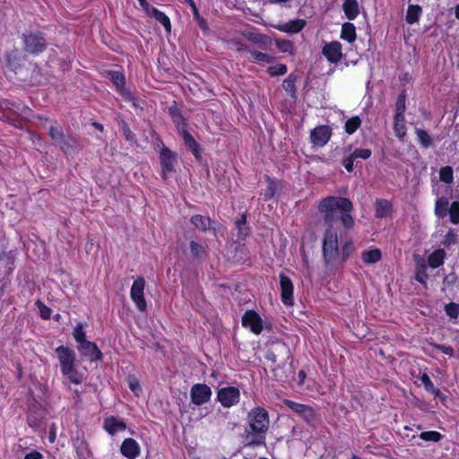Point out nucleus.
Returning <instances> with one entry per match:
<instances>
[{
    "instance_id": "obj_1",
    "label": "nucleus",
    "mask_w": 459,
    "mask_h": 459,
    "mask_svg": "<svg viewBox=\"0 0 459 459\" xmlns=\"http://www.w3.org/2000/svg\"><path fill=\"white\" fill-rule=\"evenodd\" d=\"M352 210V202L341 196H327L318 204V211L327 229H333L338 222H341L345 229H351L354 226V220L350 214Z\"/></svg>"
},
{
    "instance_id": "obj_13",
    "label": "nucleus",
    "mask_w": 459,
    "mask_h": 459,
    "mask_svg": "<svg viewBox=\"0 0 459 459\" xmlns=\"http://www.w3.org/2000/svg\"><path fill=\"white\" fill-rule=\"evenodd\" d=\"M241 322L244 327L249 328L255 334H259L263 330L262 318L255 310L246 311Z\"/></svg>"
},
{
    "instance_id": "obj_33",
    "label": "nucleus",
    "mask_w": 459,
    "mask_h": 459,
    "mask_svg": "<svg viewBox=\"0 0 459 459\" xmlns=\"http://www.w3.org/2000/svg\"><path fill=\"white\" fill-rule=\"evenodd\" d=\"M382 257L381 251L377 248L371 250H365L361 254L362 260L368 264H375L380 261Z\"/></svg>"
},
{
    "instance_id": "obj_54",
    "label": "nucleus",
    "mask_w": 459,
    "mask_h": 459,
    "mask_svg": "<svg viewBox=\"0 0 459 459\" xmlns=\"http://www.w3.org/2000/svg\"><path fill=\"white\" fill-rule=\"evenodd\" d=\"M445 311L451 318H457L459 315V304L450 302L445 307Z\"/></svg>"
},
{
    "instance_id": "obj_16",
    "label": "nucleus",
    "mask_w": 459,
    "mask_h": 459,
    "mask_svg": "<svg viewBox=\"0 0 459 459\" xmlns=\"http://www.w3.org/2000/svg\"><path fill=\"white\" fill-rule=\"evenodd\" d=\"M281 296V301L286 306H292L293 299V284L291 280L283 273L280 274Z\"/></svg>"
},
{
    "instance_id": "obj_30",
    "label": "nucleus",
    "mask_w": 459,
    "mask_h": 459,
    "mask_svg": "<svg viewBox=\"0 0 459 459\" xmlns=\"http://www.w3.org/2000/svg\"><path fill=\"white\" fill-rule=\"evenodd\" d=\"M341 38L352 43L356 39V28L351 22H345L342 26Z\"/></svg>"
},
{
    "instance_id": "obj_27",
    "label": "nucleus",
    "mask_w": 459,
    "mask_h": 459,
    "mask_svg": "<svg viewBox=\"0 0 459 459\" xmlns=\"http://www.w3.org/2000/svg\"><path fill=\"white\" fill-rule=\"evenodd\" d=\"M375 206L377 218L386 217L389 214L392 208L390 202L385 199H377Z\"/></svg>"
},
{
    "instance_id": "obj_61",
    "label": "nucleus",
    "mask_w": 459,
    "mask_h": 459,
    "mask_svg": "<svg viewBox=\"0 0 459 459\" xmlns=\"http://www.w3.org/2000/svg\"><path fill=\"white\" fill-rule=\"evenodd\" d=\"M172 118H173V122L177 125H179L180 123L184 122V117L179 113H176L175 115H173Z\"/></svg>"
},
{
    "instance_id": "obj_7",
    "label": "nucleus",
    "mask_w": 459,
    "mask_h": 459,
    "mask_svg": "<svg viewBox=\"0 0 459 459\" xmlns=\"http://www.w3.org/2000/svg\"><path fill=\"white\" fill-rule=\"evenodd\" d=\"M345 153H350L342 160V165L348 172H352L354 169V162L360 160H368L371 157L372 152L369 149L357 148L351 152V145H348L343 149Z\"/></svg>"
},
{
    "instance_id": "obj_55",
    "label": "nucleus",
    "mask_w": 459,
    "mask_h": 459,
    "mask_svg": "<svg viewBox=\"0 0 459 459\" xmlns=\"http://www.w3.org/2000/svg\"><path fill=\"white\" fill-rule=\"evenodd\" d=\"M36 306L39 310V315L43 319H48L51 316V309L43 304L39 299L36 301Z\"/></svg>"
},
{
    "instance_id": "obj_11",
    "label": "nucleus",
    "mask_w": 459,
    "mask_h": 459,
    "mask_svg": "<svg viewBox=\"0 0 459 459\" xmlns=\"http://www.w3.org/2000/svg\"><path fill=\"white\" fill-rule=\"evenodd\" d=\"M212 396L211 388L205 384H195L190 391L191 402L195 405L208 403Z\"/></svg>"
},
{
    "instance_id": "obj_18",
    "label": "nucleus",
    "mask_w": 459,
    "mask_h": 459,
    "mask_svg": "<svg viewBox=\"0 0 459 459\" xmlns=\"http://www.w3.org/2000/svg\"><path fill=\"white\" fill-rule=\"evenodd\" d=\"M322 54L329 62L334 64L338 63L342 56L341 43L338 41H333L325 44L322 49Z\"/></svg>"
},
{
    "instance_id": "obj_62",
    "label": "nucleus",
    "mask_w": 459,
    "mask_h": 459,
    "mask_svg": "<svg viewBox=\"0 0 459 459\" xmlns=\"http://www.w3.org/2000/svg\"><path fill=\"white\" fill-rule=\"evenodd\" d=\"M298 377H299V385H303L304 383V380L306 378V373L304 370H300L298 374Z\"/></svg>"
},
{
    "instance_id": "obj_58",
    "label": "nucleus",
    "mask_w": 459,
    "mask_h": 459,
    "mask_svg": "<svg viewBox=\"0 0 459 459\" xmlns=\"http://www.w3.org/2000/svg\"><path fill=\"white\" fill-rule=\"evenodd\" d=\"M43 455L39 451H31L25 455L24 459H42Z\"/></svg>"
},
{
    "instance_id": "obj_51",
    "label": "nucleus",
    "mask_w": 459,
    "mask_h": 459,
    "mask_svg": "<svg viewBox=\"0 0 459 459\" xmlns=\"http://www.w3.org/2000/svg\"><path fill=\"white\" fill-rule=\"evenodd\" d=\"M420 437L425 441L438 442L442 435L437 431H424L420 433Z\"/></svg>"
},
{
    "instance_id": "obj_40",
    "label": "nucleus",
    "mask_w": 459,
    "mask_h": 459,
    "mask_svg": "<svg viewBox=\"0 0 459 459\" xmlns=\"http://www.w3.org/2000/svg\"><path fill=\"white\" fill-rule=\"evenodd\" d=\"M360 125H361V119L359 118V117H358V116L352 117L349 118L345 123V126H344L345 132L348 134H352L353 133H355L357 131V129L360 126Z\"/></svg>"
},
{
    "instance_id": "obj_9",
    "label": "nucleus",
    "mask_w": 459,
    "mask_h": 459,
    "mask_svg": "<svg viewBox=\"0 0 459 459\" xmlns=\"http://www.w3.org/2000/svg\"><path fill=\"white\" fill-rule=\"evenodd\" d=\"M284 403L294 412L302 417L308 424L314 425L316 422V415L312 407L290 400H285Z\"/></svg>"
},
{
    "instance_id": "obj_25",
    "label": "nucleus",
    "mask_w": 459,
    "mask_h": 459,
    "mask_svg": "<svg viewBox=\"0 0 459 459\" xmlns=\"http://www.w3.org/2000/svg\"><path fill=\"white\" fill-rule=\"evenodd\" d=\"M182 137L185 144L188 147L193 155L199 160L201 158L200 148L194 137L185 129L182 130Z\"/></svg>"
},
{
    "instance_id": "obj_42",
    "label": "nucleus",
    "mask_w": 459,
    "mask_h": 459,
    "mask_svg": "<svg viewBox=\"0 0 459 459\" xmlns=\"http://www.w3.org/2000/svg\"><path fill=\"white\" fill-rule=\"evenodd\" d=\"M439 178L446 184H451L454 181V170L450 166L442 167L439 170Z\"/></svg>"
},
{
    "instance_id": "obj_53",
    "label": "nucleus",
    "mask_w": 459,
    "mask_h": 459,
    "mask_svg": "<svg viewBox=\"0 0 459 459\" xmlns=\"http://www.w3.org/2000/svg\"><path fill=\"white\" fill-rule=\"evenodd\" d=\"M287 66L283 64H277L268 68V73L271 76L283 75L287 73Z\"/></svg>"
},
{
    "instance_id": "obj_15",
    "label": "nucleus",
    "mask_w": 459,
    "mask_h": 459,
    "mask_svg": "<svg viewBox=\"0 0 459 459\" xmlns=\"http://www.w3.org/2000/svg\"><path fill=\"white\" fill-rule=\"evenodd\" d=\"M77 348L81 356L88 358L91 361L101 360L103 358L102 352L92 342H83Z\"/></svg>"
},
{
    "instance_id": "obj_38",
    "label": "nucleus",
    "mask_w": 459,
    "mask_h": 459,
    "mask_svg": "<svg viewBox=\"0 0 459 459\" xmlns=\"http://www.w3.org/2000/svg\"><path fill=\"white\" fill-rule=\"evenodd\" d=\"M275 45L281 53H288L291 56L295 55L294 45L288 39H276Z\"/></svg>"
},
{
    "instance_id": "obj_17",
    "label": "nucleus",
    "mask_w": 459,
    "mask_h": 459,
    "mask_svg": "<svg viewBox=\"0 0 459 459\" xmlns=\"http://www.w3.org/2000/svg\"><path fill=\"white\" fill-rule=\"evenodd\" d=\"M42 125L48 129V135L53 140L54 144L59 146L65 136L62 126L56 121H49L48 118L44 119Z\"/></svg>"
},
{
    "instance_id": "obj_8",
    "label": "nucleus",
    "mask_w": 459,
    "mask_h": 459,
    "mask_svg": "<svg viewBox=\"0 0 459 459\" xmlns=\"http://www.w3.org/2000/svg\"><path fill=\"white\" fill-rule=\"evenodd\" d=\"M145 281L143 277H138L133 283L130 290V296L137 308L143 312L147 305L143 295Z\"/></svg>"
},
{
    "instance_id": "obj_36",
    "label": "nucleus",
    "mask_w": 459,
    "mask_h": 459,
    "mask_svg": "<svg viewBox=\"0 0 459 459\" xmlns=\"http://www.w3.org/2000/svg\"><path fill=\"white\" fill-rule=\"evenodd\" d=\"M109 74H110V80L116 85V87L123 94H129V92H126V90H125V77H124V75L120 72H117V71L110 72Z\"/></svg>"
},
{
    "instance_id": "obj_31",
    "label": "nucleus",
    "mask_w": 459,
    "mask_h": 459,
    "mask_svg": "<svg viewBox=\"0 0 459 459\" xmlns=\"http://www.w3.org/2000/svg\"><path fill=\"white\" fill-rule=\"evenodd\" d=\"M446 252L444 249H437L429 255L428 258V264L431 268H437L444 263Z\"/></svg>"
},
{
    "instance_id": "obj_24",
    "label": "nucleus",
    "mask_w": 459,
    "mask_h": 459,
    "mask_svg": "<svg viewBox=\"0 0 459 459\" xmlns=\"http://www.w3.org/2000/svg\"><path fill=\"white\" fill-rule=\"evenodd\" d=\"M342 10L348 20H354L359 13V3L357 0H345L342 4Z\"/></svg>"
},
{
    "instance_id": "obj_64",
    "label": "nucleus",
    "mask_w": 459,
    "mask_h": 459,
    "mask_svg": "<svg viewBox=\"0 0 459 459\" xmlns=\"http://www.w3.org/2000/svg\"><path fill=\"white\" fill-rule=\"evenodd\" d=\"M93 126H94L96 128L100 129V130H103V126H102V125H101V124H100V123L95 122V123H93Z\"/></svg>"
},
{
    "instance_id": "obj_41",
    "label": "nucleus",
    "mask_w": 459,
    "mask_h": 459,
    "mask_svg": "<svg viewBox=\"0 0 459 459\" xmlns=\"http://www.w3.org/2000/svg\"><path fill=\"white\" fill-rule=\"evenodd\" d=\"M247 39L261 47H265L271 43L270 38L261 33H249Z\"/></svg>"
},
{
    "instance_id": "obj_50",
    "label": "nucleus",
    "mask_w": 459,
    "mask_h": 459,
    "mask_svg": "<svg viewBox=\"0 0 459 459\" xmlns=\"http://www.w3.org/2000/svg\"><path fill=\"white\" fill-rule=\"evenodd\" d=\"M74 338L76 341V342L81 344L83 342H86V333L83 331V326L82 324H78L75 328L74 329L73 333Z\"/></svg>"
},
{
    "instance_id": "obj_57",
    "label": "nucleus",
    "mask_w": 459,
    "mask_h": 459,
    "mask_svg": "<svg viewBox=\"0 0 459 459\" xmlns=\"http://www.w3.org/2000/svg\"><path fill=\"white\" fill-rule=\"evenodd\" d=\"M434 348L450 357L455 356V351L451 346H446L443 344H434Z\"/></svg>"
},
{
    "instance_id": "obj_26",
    "label": "nucleus",
    "mask_w": 459,
    "mask_h": 459,
    "mask_svg": "<svg viewBox=\"0 0 459 459\" xmlns=\"http://www.w3.org/2000/svg\"><path fill=\"white\" fill-rule=\"evenodd\" d=\"M190 221L191 223H193L195 227L200 230L205 231L212 229V221L210 217L196 214L192 216Z\"/></svg>"
},
{
    "instance_id": "obj_47",
    "label": "nucleus",
    "mask_w": 459,
    "mask_h": 459,
    "mask_svg": "<svg viewBox=\"0 0 459 459\" xmlns=\"http://www.w3.org/2000/svg\"><path fill=\"white\" fill-rule=\"evenodd\" d=\"M119 126L122 129L123 135L129 143H135V134L130 130L125 120H120Z\"/></svg>"
},
{
    "instance_id": "obj_48",
    "label": "nucleus",
    "mask_w": 459,
    "mask_h": 459,
    "mask_svg": "<svg viewBox=\"0 0 459 459\" xmlns=\"http://www.w3.org/2000/svg\"><path fill=\"white\" fill-rule=\"evenodd\" d=\"M250 53L256 63L264 62L266 64H270L274 61V57L273 56H270L263 52L251 51Z\"/></svg>"
},
{
    "instance_id": "obj_20",
    "label": "nucleus",
    "mask_w": 459,
    "mask_h": 459,
    "mask_svg": "<svg viewBox=\"0 0 459 459\" xmlns=\"http://www.w3.org/2000/svg\"><path fill=\"white\" fill-rule=\"evenodd\" d=\"M121 454L128 459H134L140 454L138 443L131 437L126 438L120 447Z\"/></svg>"
},
{
    "instance_id": "obj_21",
    "label": "nucleus",
    "mask_w": 459,
    "mask_h": 459,
    "mask_svg": "<svg viewBox=\"0 0 459 459\" xmlns=\"http://www.w3.org/2000/svg\"><path fill=\"white\" fill-rule=\"evenodd\" d=\"M307 22L304 19H297L290 21L286 23L274 25L273 27L282 32L286 33H298L301 31L306 26Z\"/></svg>"
},
{
    "instance_id": "obj_43",
    "label": "nucleus",
    "mask_w": 459,
    "mask_h": 459,
    "mask_svg": "<svg viewBox=\"0 0 459 459\" xmlns=\"http://www.w3.org/2000/svg\"><path fill=\"white\" fill-rule=\"evenodd\" d=\"M268 188L264 193V198L266 200L273 198L280 189V183L267 177Z\"/></svg>"
},
{
    "instance_id": "obj_35",
    "label": "nucleus",
    "mask_w": 459,
    "mask_h": 459,
    "mask_svg": "<svg viewBox=\"0 0 459 459\" xmlns=\"http://www.w3.org/2000/svg\"><path fill=\"white\" fill-rule=\"evenodd\" d=\"M247 224V216L245 214H240L235 221V226L238 230V235L239 238H245L249 231L248 228L246 226Z\"/></svg>"
},
{
    "instance_id": "obj_49",
    "label": "nucleus",
    "mask_w": 459,
    "mask_h": 459,
    "mask_svg": "<svg viewBox=\"0 0 459 459\" xmlns=\"http://www.w3.org/2000/svg\"><path fill=\"white\" fill-rule=\"evenodd\" d=\"M353 244L351 241H346L344 243V245L342 246V253H341V256H340V262L341 263H343L345 262L349 257L350 255H351V253L353 252Z\"/></svg>"
},
{
    "instance_id": "obj_22",
    "label": "nucleus",
    "mask_w": 459,
    "mask_h": 459,
    "mask_svg": "<svg viewBox=\"0 0 459 459\" xmlns=\"http://www.w3.org/2000/svg\"><path fill=\"white\" fill-rule=\"evenodd\" d=\"M416 262L415 280L421 283L424 287H427V280L429 275L427 273V264L425 259L420 255H414Z\"/></svg>"
},
{
    "instance_id": "obj_60",
    "label": "nucleus",
    "mask_w": 459,
    "mask_h": 459,
    "mask_svg": "<svg viewBox=\"0 0 459 459\" xmlns=\"http://www.w3.org/2000/svg\"><path fill=\"white\" fill-rule=\"evenodd\" d=\"M185 1H186V3H187V4H189V6L191 7V9H192V11H193V13H194L195 16L196 18H198V17H199V13H198V9H197V7H196V5H195V1H194V0H185Z\"/></svg>"
},
{
    "instance_id": "obj_39",
    "label": "nucleus",
    "mask_w": 459,
    "mask_h": 459,
    "mask_svg": "<svg viewBox=\"0 0 459 459\" xmlns=\"http://www.w3.org/2000/svg\"><path fill=\"white\" fill-rule=\"evenodd\" d=\"M420 381L422 382L425 389L430 393V394H435L436 396H438V397H443V394L438 390L437 389L431 379L429 378V377L427 375V374H423L421 377H420Z\"/></svg>"
},
{
    "instance_id": "obj_56",
    "label": "nucleus",
    "mask_w": 459,
    "mask_h": 459,
    "mask_svg": "<svg viewBox=\"0 0 459 459\" xmlns=\"http://www.w3.org/2000/svg\"><path fill=\"white\" fill-rule=\"evenodd\" d=\"M456 239L457 235L453 230H449L444 237L443 245L446 247H449L451 245L455 244Z\"/></svg>"
},
{
    "instance_id": "obj_28",
    "label": "nucleus",
    "mask_w": 459,
    "mask_h": 459,
    "mask_svg": "<svg viewBox=\"0 0 459 459\" xmlns=\"http://www.w3.org/2000/svg\"><path fill=\"white\" fill-rule=\"evenodd\" d=\"M150 14L153 16L156 21L163 25L165 30L169 33L171 31V23L169 18L163 13L155 7H152Z\"/></svg>"
},
{
    "instance_id": "obj_2",
    "label": "nucleus",
    "mask_w": 459,
    "mask_h": 459,
    "mask_svg": "<svg viewBox=\"0 0 459 459\" xmlns=\"http://www.w3.org/2000/svg\"><path fill=\"white\" fill-rule=\"evenodd\" d=\"M291 357L290 349L284 342L276 340L268 344L265 359L271 362V373L276 381L286 382L292 376V363H288Z\"/></svg>"
},
{
    "instance_id": "obj_3",
    "label": "nucleus",
    "mask_w": 459,
    "mask_h": 459,
    "mask_svg": "<svg viewBox=\"0 0 459 459\" xmlns=\"http://www.w3.org/2000/svg\"><path fill=\"white\" fill-rule=\"evenodd\" d=\"M247 426L241 435L245 446H260L265 445V437L269 429L268 411L262 407L253 408L247 416Z\"/></svg>"
},
{
    "instance_id": "obj_45",
    "label": "nucleus",
    "mask_w": 459,
    "mask_h": 459,
    "mask_svg": "<svg viewBox=\"0 0 459 459\" xmlns=\"http://www.w3.org/2000/svg\"><path fill=\"white\" fill-rule=\"evenodd\" d=\"M394 131L395 135L401 141H404V137L406 136L405 119L402 120V121L394 120Z\"/></svg>"
},
{
    "instance_id": "obj_37",
    "label": "nucleus",
    "mask_w": 459,
    "mask_h": 459,
    "mask_svg": "<svg viewBox=\"0 0 459 459\" xmlns=\"http://www.w3.org/2000/svg\"><path fill=\"white\" fill-rule=\"evenodd\" d=\"M415 133L417 134L418 141L422 147L429 148L431 146L432 138L426 130L416 127Z\"/></svg>"
},
{
    "instance_id": "obj_63",
    "label": "nucleus",
    "mask_w": 459,
    "mask_h": 459,
    "mask_svg": "<svg viewBox=\"0 0 459 459\" xmlns=\"http://www.w3.org/2000/svg\"><path fill=\"white\" fill-rule=\"evenodd\" d=\"M455 14L456 19L459 20V4L455 8Z\"/></svg>"
},
{
    "instance_id": "obj_14",
    "label": "nucleus",
    "mask_w": 459,
    "mask_h": 459,
    "mask_svg": "<svg viewBox=\"0 0 459 459\" xmlns=\"http://www.w3.org/2000/svg\"><path fill=\"white\" fill-rule=\"evenodd\" d=\"M331 135L332 130L328 126H319L311 131L310 140L314 145L323 147L328 143Z\"/></svg>"
},
{
    "instance_id": "obj_44",
    "label": "nucleus",
    "mask_w": 459,
    "mask_h": 459,
    "mask_svg": "<svg viewBox=\"0 0 459 459\" xmlns=\"http://www.w3.org/2000/svg\"><path fill=\"white\" fill-rule=\"evenodd\" d=\"M296 78L292 74H290L283 82L282 88L283 90L290 94V96L296 95Z\"/></svg>"
},
{
    "instance_id": "obj_19",
    "label": "nucleus",
    "mask_w": 459,
    "mask_h": 459,
    "mask_svg": "<svg viewBox=\"0 0 459 459\" xmlns=\"http://www.w3.org/2000/svg\"><path fill=\"white\" fill-rule=\"evenodd\" d=\"M83 147V141L73 135L65 136L63 143L59 145L60 150L65 154L74 153L81 151Z\"/></svg>"
},
{
    "instance_id": "obj_59",
    "label": "nucleus",
    "mask_w": 459,
    "mask_h": 459,
    "mask_svg": "<svg viewBox=\"0 0 459 459\" xmlns=\"http://www.w3.org/2000/svg\"><path fill=\"white\" fill-rule=\"evenodd\" d=\"M129 387L135 394L141 391V386L137 381H130Z\"/></svg>"
},
{
    "instance_id": "obj_4",
    "label": "nucleus",
    "mask_w": 459,
    "mask_h": 459,
    "mask_svg": "<svg viewBox=\"0 0 459 459\" xmlns=\"http://www.w3.org/2000/svg\"><path fill=\"white\" fill-rule=\"evenodd\" d=\"M60 363L61 372L71 383L79 385L82 381V375L75 369V352L69 347L61 345L56 349Z\"/></svg>"
},
{
    "instance_id": "obj_46",
    "label": "nucleus",
    "mask_w": 459,
    "mask_h": 459,
    "mask_svg": "<svg viewBox=\"0 0 459 459\" xmlns=\"http://www.w3.org/2000/svg\"><path fill=\"white\" fill-rule=\"evenodd\" d=\"M450 217V221L453 224H458L459 223V202L455 201L451 204L450 207L448 208V212Z\"/></svg>"
},
{
    "instance_id": "obj_34",
    "label": "nucleus",
    "mask_w": 459,
    "mask_h": 459,
    "mask_svg": "<svg viewBox=\"0 0 459 459\" xmlns=\"http://www.w3.org/2000/svg\"><path fill=\"white\" fill-rule=\"evenodd\" d=\"M448 205L449 202L446 197L437 198L435 204V214L438 218L446 217L448 212Z\"/></svg>"
},
{
    "instance_id": "obj_10",
    "label": "nucleus",
    "mask_w": 459,
    "mask_h": 459,
    "mask_svg": "<svg viewBox=\"0 0 459 459\" xmlns=\"http://www.w3.org/2000/svg\"><path fill=\"white\" fill-rule=\"evenodd\" d=\"M240 393L238 388L228 386L221 388L217 394V399L223 407H231L239 402Z\"/></svg>"
},
{
    "instance_id": "obj_29",
    "label": "nucleus",
    "mask_w": 459,
    "mask_h": 459,
    "mask_svg": "<svg viewBox=\"0 0 459 459\" xmlns=\"http://www.w3.org/2000/svg\"><path fill=\"white\" fill-rule=\"evenodd\" d=\"M421 13L422 8L419 4H409L405 16L406 22L409 24L417 22Z\"/></svg>"
},
{
    "instance_id": "obj_52",
    "label": "nucleus",
    "mask_w": 459,
    "mask_h": 459,
    "mask_svg": "<svg viewBox=\"0 0 459 459\" xmlns=\"http://www.w3.org/2000/svg\"><path fill=\"white\" fill-rule=\"evenodd\" d=\"M190 252L192 256L195 258L202 257V255L204 254L205 250L204 247L200 245L199 243L195 241L190 242Z\"/></svg>"
},
{
    "instance_id": "obj_32",
    "label": "nucleus",
    "mask_w": 459,
    "mask_h": 459,
    "mask_svg": "<svg viewBox=\"0 0 459 459\" xmlns=\"http://www.w3.org/2000/svg\"><path fill=\"white\" fill-rule=\"evenodd\" d=\"M406 95L404 92H402L396 101L395 104V115L394 120H404V111L406 109Z\"/></svg>"
},
{
    "instance_id": "obj_6",
    "label": "nucleus",
    "mask_w": 459,
    "mask_h": 459,
    "mask_svg": "<svg viewBox=\"0 0 459 459\" xmlns=\"http://www.w3.org/2000/svg\"><path fill=\"white\" fill-rule=\"evenodd\" d=\"M24 50L31 55L42 53L48 46L46 38L41 32H30L22 34Z\"/></svg>"
},
{
    "instance_id": "obj_23",
    "label": "nucleus",
    "mask_w": 459,
    "mask_h": 459,
    "mask_svg": "<svg viewBox=\"0 0 459 459\" xmlns=\"http://www.w3.org/2000/svg\"><path fill=\"white\" fill-rule=\"evenodd\" d=\"M104 429L110 434L114 435L126 429V423L117 418L109 417L104 420Z\"/></svg>"
},
{
    "instance_id": "obj_5",
    "label": "nucleus",
    "mask_w": 459,
    "mask_h": 459,
    "mask_svg": "<svg viewBox=\"0 0 459 459\" xmlns=\"http://www.w3.org/2000/svg\"><path fill=\"white\" fill-rule=\"evenodd\" d=\"M323 256L326 264L338 263L340 259L337 231L333 229H326L324 234Z\"/></svg>"
},
{
    "instance_id": "obj_12",
    "label": "nucleus",
    "mask_w": 459,
    "mask_h": 459,
    "mask_svg": "<svg viewBox=\"0 0 459 459\" xmlns=\"http://www.w3.org/2000/svg\"><path fill=\"white\" fill-rule=\"evenodd\" d=\"M160 160L161 167V177L165 180L168 174L173 172L174 165L176 163V155L168 147H163L160 153Z\"/></svg>"
}]
</instances>
